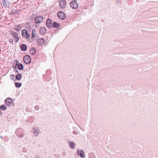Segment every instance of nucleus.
Returning a JSON list of instances; mask_svg holds the SVG:
<instances>
[{
  "label": "nucleus",
  "instance_id": "obj_32",
  "mask_svg": "<svg viewBox=\"0 0 158 158\" xmlns=\"http://www.w3.org/2000/svg\"><path fill=\"white\" fill-rule=\"evenodd\" d=\"M120 0H116V3L117 4H118L119 3Z\"/></svg>",
  "mask_w": 158,
  "mask_h": 158
},
{
  "label": "nucleus",
  "instance_id": "obj_24",
  "mask_svg": "<svg viewBox=\"0 0 158 158\" xmlns=\"http://www.w3.org/2000/svg\"><path fill=\"white\" fill-rule=\"evenodd\" d=\"M19 25H17L15 26V29L17 31H19L21 30V29L19 28Z\"/></svg>",
  "mask_w": 158,
  "mask_h": 158
},
{
  "label": "nucleus",
  "instance_id": "obj_22",
  "mask_svg": "<svg viewBox=\"0 0 158 158\" xmlns=\"http://www.w3.org/2000/svg\"><path fill=\"white\" fill-rule=\"evenodd\" d=\"M15 85L16 88H20L22 85V84L19 82H15Z\"/></svg>",
  "mask_w": 158,
  "mask_h": 158
},
{
  "label": "nucleus",
  "instance_id": "obj_16",
  "mask_svg": "<svg viewBox=\"0 0 158 158\" xmlns=\"http://www.w3.org/2000/svg\"><path fill=\"white\" fill-rule=\"evenodd\" d=\"M27 46L25 44H22L21 45L20 47V49L21 50L23 51H25L27 49Z\"/></svg>",
  "mask_w": 158,
  "mask_h": 158
},
{
  "label": "nucleus",
  "instance_id": "obj_34",
  "mask_svg": "<svg viewBox=\"0 0 158 158\" xmlns=\"http://www.w3.org/2000/svg\"><path fill=\"white\" fill-rule=\"evenodd\" d=\"M57 16L58 17L59 19V11L57 12Z\"/></svg>",
  "mask_w": 158,
  "mask_h": 158
},
{
  "label": "nucleus",
  "instance_id": "obj_4",
  "mask_svg": "<svg viewBox=\"0 0 158 158\" xmlns=\"http://www.w3.org/2000/svg\"><path fill=\"white\" fill-rule=\"evenodd\" d=\"M23 60L26 64H30L31 62V58L29 56L26 55L23 57Z\"/></svg>",
  "mask_w": 158,
  "mask_h": 158
},
{
  "label": "nucleus",
  "instance_id": "obj_15",
  "mask_svg": "<svg viewBox=\"0 0 158 158\" xmlns=\"http://www.w3.org/2000/svg\"><path fill=\"white\" fill-rule=\"evenodd\" d=\"M51 27L52 28V27L54 28H57L59 27V24L56 22H53Z\"/></svg>",
  "mask_w": 158,
  "mask_h": 158
},
{
  "label": "nucleus",
  "instance_id": "obj_1",
  "mask_svg": "<svg viewBox=\"0 0 158 158\" xmlns=\"http://www.w3.org/2000/svg\"><path fill=\"white\" fill-rule=\"evenodd\" d=\"M23 130L21 128H18L16 130L15 134L19 138H23L24 136Z\"/></svg>",
  "mask_w": 158,
  "mask_h": 158
},
{
  "label": "nucleus",
  "instance_id": "obj_26",
  "mask_svg": "<svg viewBox=\"0 0 158 158\" xmlns=\"http://www.w3.org/2000/svg\"><path fill=\"white\" fill-rule=\"evenodd\" d=\"M27 150H28V149L26 147H24V148H23V149H22V151H23V152H26L27 151Z\"/></svg>",
  "mask_w": 158,
  "mask_h": 158
},
{
  "label": "nucleus",
  "instance_id": "obj_25",
  "mask_svg": "<svg viewBox=\"0 0 158 158\" xmlns=\"http://www.w3.org/2000/svg\"><path fill=\"white\" fill-rule=\"evenodd\" d=\"M35 32V31L34 29H33L32 30V37H35V35H36V34L35 33H34V32Z\"/></svg>",
  "mask_w": 158,
  "mask_h": 158
},
{
  "label": "nucleus",
  "instance_id": "obj_12",
  "mask_svg": "<svg viewBox=\"0 0 158 158\" xmlns=\"http://www.w3.org/2000/svg\"><path fill=\"white\" fill-rule=\"evenodd\" d=\"M44 38L39 39L37 40V44L38 45L42 46L44 44Z\"/></svg>",
  "mask_w": 158,
  "mask_h": 158
},
{
  "label": "nucleus",
  "instance_id": "obj_35",
  "mask_svg": "<svg viewBox=\"0 0 158 158\" xmlns=\"http://www.w3.org/2000/svg\"><path fill=\"white\" fill-rule=\"evenodd\" d=\"M15 61H16V64H19V62L17 60H15Z\"/></svg>",
  "mask_w": 158,
  "mask_h": 158
},
{
  "label": "nucleus",
  "instance_id": "obj_5",
  "mask_svg": "<svg viewBox=\"0 0 158 158\" xmlns=\"http://www.w3.org/2000/svg\"><path fill=\"white\" fill-rule=\"evenodd\" d=\"M5 102L6 106L11 107L13 102V100L11 98H8L5 100Z\"/></svg>",
  "mask_w": 158,
  "mask_h": 158
},
{
  "label": "nucleus",
  "instance_id": "obj_18",
  "mask_svg": "<svg viewBox=\"0 0 158 158\" xmlns=\"http://www.w3.org/2000/svg\"><path fill=\"white\" fill-rule=\"evenodd\" d=\"M30 52L31 54L32 55H34L36 52V49L34 48H31Z\"/></svg>",
  "mask_w": 158,
  "mask_h": 158
},
{
  "label": "nucleus",
  "instance_id": "obj_23",
  "mask_svg": "<svg viewBox=\"0 0 158 158\" xmlns=\"http://www.w3.org/2000/svg\"><path fill=\"white\" fill-rule=\"evenodd\" d=\"M6 106L4 105H2L0 106V109L2 110H5L6 109Z\"/></svg>",
  "mask_w": 158,
  "mask_h": 158
},
{
  "label": "nucleus",
  "instance_id": "obj_10",
  "mask_svg": "<svg viewBox=\"0 0 158 158\" xmlns=\"http://www.w3.org/2000/svg\"><path fill=\"white\" fill-rule=\"evenodd\" d=\"M32 130L34 135L35 136L38 135L40 133V129L37 127H34L32 129Z\"/></svg>",
  "mask_w": 158,
  "mask_h": 158
},
{
  "label": "nucleus",
  "instance_id": "obj_3",
  "mask_svg": "<svg viewBox=\"0 0 158 158\" xmlns=\"http://www.w3.org/2000/svg\"><path fill=\"white\" fill-rule=\"evenodd\" d=\"M10 33L14 37L15 42L17 43L19 40L18 34L12 31H10Z\"/></svg>",
  "mask_w": 158,
  "mask_h": 158
},
{
  "label": "nucleus",
  "instance_id": "obj_29",
  "mask_svg": "<svg viewBox=\"0 0 158 158\" xmlns=\"http://www.w3.org/2000/svg\"><path fill=\"white\" fill-rule=\"evenodd\" d=\"M14 71L15 73H19V71H18V69H14Z\"/></svg>",
  "mask_w": 158,
  "mask_h": 158
},
{
  "label": "nucleus",
  "instance_id": "obj_28",
  "mask_svg": "<svg viewBox=\"0 0 158 158\" xmlns=\"http://www.w3.org/2000/svg\"><path fill=\"white\" fill-rule=\"evenodd\" d=\"M35 109L36 110H38L39 109V107L38 106H36L35 107Z\"/></svg>",
  "mask_w": 158,
  "mask_h": 158
},
{
  "label": "nucleus",
  "instance_id": "obj_19",
  "mask_svg": "<svg viewBox=\"0 0 158 158\" xmlns=\"http://www.w3.org/2000/svg\"><path fill=\"white\" fill-rule=\"evenodd\" d=\"M22 75L20 73H18L15 76L16 79L17 80H20L21 79L22 77Z\"/></svg>",
  "mask_w": 158,
  "mask_h": 158
},
{
  "label": "nucleus",
  "instance_id": "obj_2",
  "mask_svg": "<svg viewBox=\"0 0 158 158\" xmlns=\"http://www.w3.org/2000/svg\"><path fill=\"white\" fill-rule=\"evenodd\" d=\"M34 20L36 23L39 24L43 22L44 18L42 16L37 15L35 17Z\"/></svg>",
  "mask_w": 158,
  "mask_h": 158
},
{
  "label": "nucleus",
  "instance_id": "obj_37",
  "mask_svg": "<svg viewBox=\"0 0 158 158\" xmlns=\"http://www.w3.org/2000/svg\"><path fill=\"white\" fill-rule=\"evenodd\" d=\"M36 158H40V157H39L37 156L36 157Z\"/></svg>",
  "mask_w": 158,
  "mask_h": 158
},
{
  "label": "nucleus",
  "instance_id": "obj_13",
  "mask_svg": "<svg viewBox=\"0 0 158 158\" xmlns=\"http://www.w3.org/2000/svg\"><path fill=\"white\" fill-rule=\"evenodd\" d=\"M46 30L45 27H42L40 28V33L41 35H44L46 33Z\"/></svg>",
  "mask_w": 158,
  "mask_h": 158
},
{
  "label": "nucleus",
  "instance_id": "obj_14",
  "mask_svg": "<svg viewBox=\"0 0 158 158\" xmlns=\"http://www.w3.org/2000/svg\"><path fill=\"white\" fill-rule=\"evenodd\" d=\"M66 17L65 14L63 12L60 11V19L64 20Z\"/></svg>",
  "mask_w": 158,
  "mask_h": 158
},
{
  "label": "nucleus",
  "instance_id": "obj_11",
  "mask_svg": "<svg viewBox=\"0 0 158 158\" xmlns=\"http://www.w3.org/2000/svg\"><path fill=\"white\" fill-rule=\"evenodd\" d=\"M66 5V2L65 0H60V7L64 8Z\"/></svg>",
  "mask_w": 158,
  "mask_h": 158
},
{
  "label": "nucleus",
  "instance_id": "obj_38",
  "mask_svg": "<svg viewBox=\"0 0 158 158\" xmlns=\"http://www.w3.org/2000/svg\"><path fill=\"white\" fill-rule=\"evenodd\" d=\"M0 137H1V138H2V136H1Z\"/></svg>",
  "mask_w": 158,
  "mask_h": 158
},
{
  "label": "nucleus",
  "instance_id": "obj_21",
  "mask_svg": "<svg viewBox=\"0 0 158 158\" xmlns=\"http://www.w3.org/2000/svg\"><path fill=\"white\" fill-rule=\"evenodd\" d=\"M3 4L5 7H7L8 6V2L6 0H3L2 1Z\"/></svg>",
  "mask_w": 158,
  "mask_h": 158
},
{
  "label": "nucleus",
  "instance_id": "obj_9",
  "mask_svg": "<svg viewBox=\"0 0 158 158\" xmlns=\"http://www.w3.org/2000/svg\"><path fill=\"white\" fill-rule=\"evenodd\" d=\"M46 25L48 28H52V21L50 19H48L46 21Z\"/></svg>",
  "mask_w": 158,
  "mask_h": 158
},
{
  "label": "nucleus",
  "instance_id": "obj_8",
  "mask_svg": "<svg viewBox=\"0 0 158 158\" xmlns=\"http://www.w3.org/2000/svg\"><path fill=\"white\" fill-rule=\"evenodd\" d=\"M85 152L82 150L77 149V154L81 157L84 158L85 157Z\"/></svg>",
  "mask_w": 158,
  "mask_h": 158
},
{
  "label": "nucleus",
  "instance_id": "obj_36",
  "mask_svg": "<svg viewBox=\"0 0 158 158\" xmlns=\"http://www.w3.org/2000/svg\"><path fill=\"white\" fill-rule=\"evenodd\" d=\"M2 114V111L0 110V115H1Z\"/></svg>",
  "mask_w": 158,
  "mask_h": 158
},
{
  "label": "nucleus",
  "instance_id": "obj_7",
  "mask_svg": "<svg viewBox=\"0 0 158 158\" xmlns=\"http://www.w3.org/2000/svg\"><path fill=\"white\" fill-rule=\"evenodd\" d=\"M70 4L71 7L73 9H76L78 8V5L76 1H71Z\"/></svg>",
  "mask_w": 158,
  "mask_h": 158
},
{
  "label": "nucleus",
  "instance_id": "obj_33",
  "mask_svg": "<svg viewBox=\"0 0 158 158\" xmlns=\"http://www.w3.org/2000/svg\"><path fill=\"white\" fill-rule=\"evenodd\" d=\"M73 133L74 134L77 135L78 134V132H76L75 131H73Z\"/></svg>",
  "mask_w": 158,
  "mask_h": 158
},
{
  "label": "nucleus",
  "instance_id": "obj_31",
  "mask_svg": "<svg viewBox=\"0 0 158 158\" xmlns=\"http://www.w3.org/2000/svg\"><path fill=\"white\" fill-rule=\"evenodd\" d=\"M11 77H12L11 78V79L12 80H13V78L15 76L14 75H10Z\"/></svg>",
  "mask_w": 158,
  "mask_h": 158
},
{
  "label": "nucleus",
  "instance_id": "obj_20",
  "mask_svg": "<svg viewBox=\"0 0 158 158\" xmlns=\"http://www.w3.org/2000/svg\"><path fill=\"white\" fill-rule=\"evenodd\" d=\"M18 68L20 70H22L23 69V66L22 64L19 63L18 64Z\"/></svg>",
  "mask_w": 158,
  "mask_h": 158
},
{
  "label": "nucleus",
  "instance_id": "obj_27",
  "mask_svg": "<svg viewBox=\"0 0 158 158\" xmlns=\"http://www.w3.org/2000/svg\"><path fill=\"white\" fill-rule=\"evenodd\" d=\"M9 42L11 44H13V41L12 39H9Z\"/></svg>",
  "mask_w": 158,
  "mask_h": 158
},
{
  "label": "nucleus",
  "instance_id": "obj_6",
  "mask_svg": "<svg viewBox=\"0 0 158 158\" xmlns=\"http://www.w3.org/2000/svg\"><path fill=\"white\" fill-rule=\"evenodd\" d=\"M22 35L25 38L28 39L30 38V35L28 32L26 30L23 29L22 31Z\"/></svg>",
  "mask_w": 158,
  "mask_h": 158
},
{
  "label": "nucleus",
  "instance_id": "obj_17",
  "mask_svg": "<svg viewBox=\"0 0 158 158\" xmlns=\"http://www.w3.org/2000/svg\"><path fill=\"white\" fill-rule=\"evenodd\" d=\"M69 147L70 148L74 149L75 148V146L76 144L75 143L71 141H69Z\"/></svg>",
  "mask_w": 158,
  "mask_h": 158
},
{
  "label": "nucleus",
  "instance_id": "obj_30",
  "mask_svg": "<svg viewBox=\"0 0 158 158\" xmlns=\"http://www.w3.org/2000/svg\"><path fill=\"white\" fill-rule=\"evenodd\" d=\"M12 67L14 69H17L18 68V64H16L15 66H13Z\"/></svg>",
  "mask_w": 158,
  "mask_h": 158
}]
</instances>
